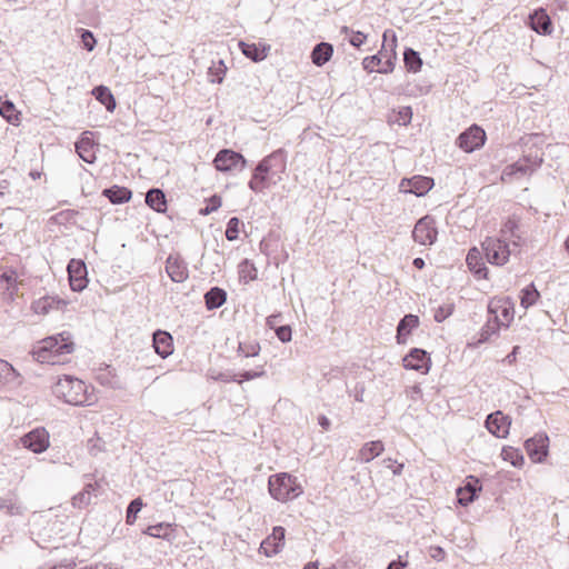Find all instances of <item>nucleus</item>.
Instances as JSON below:
<instances>
[{"instance_id":"nucleus-1","label":"nucleus","mask_w":569,"mask_h":569,"mask_svg":"<svg viewBox=\"0 0 569 569\" xmlns=\"http://www.w3.org/2000/svg\"><path fill=\"white\" fill-rule=\"evenodd\" d=\"M287 168L286 151L278 149L263 158L256 167L249 188L254 192H261L281 180V174Z\"/></svg>"},{"instance_id":"nucleus-2","label":"nucleus","mask_w":569,"mask_h":569,"mask_svg":"<svg viewBox=\"0 0 569 569\" xmlns=\"http://www.w3.org/2000/svg\"><path fill=\"white\" fill-rule=\"evenodd\" d=\"M74 341L69 331L49 336L33 347L32 355L41 363H63L66 357L74 351Z\"/></svg>"},{"instance_id":"nucleus-3","label":"nucleus","mask_w":569,"mask_h":569,"mask_svg":"<svg viewBox=\"0 0 569 569\" xmlns=\"http://www.w3.org/2000/svg\"><path fill=\"white\" fill-rule=\"evenodd\" d=\"M53 395L72 406L90 405V397L86 383L71 376L59 378L52 387Z\"/></svg>"},{"instance_id":"nucleus-4","label":"nucleus","mask_w":569,"mask_h":569,"mask_svg":"<svg viewBox=\"0 0 569 569\" xmlns=\"http://www.w3.org/2000/svg\"><path fill=\"white\" fill-rule=\"evenodd\" d=\"M268 487L271 497L281 502L292 500L302 493V488L297 483V479L288 473L271 476Z\"/></svg>"},{"instance_id":"nucleus-5","label":"nucleus","mask_w":569,"mask_h":569,"mask_svg":"<svg viewBox=\"0 0 569 569\" xmlns=\"http://www.w3.org/2000/svg\"><path fill=\"white\" fill-rule=\"evenodd\" d=\"M482 249L488 262L495 266L506 264L512 252L506 240L491 237L485 239Z\"/></svg>"},{"instance_id":"nucleus-6","label":"nucleus","mask_w":569,"mask_h":569,"mask_svg":"<svg viewBox=\"0 0 569 569\" xmlns=\"http://www.w3.org/2000/svg\"><path fill=\"white\" fill-rule=\"evenodd\" d=\"M542 163V158L539 156H523L516 162L507 166L502 171V179L521 177L533 173Z\"/></svg>"},{"instance_id":"nucleus-7","label":"nucleus","mask_w":569,"mask_h":569,"mask_svg":"<svg viewBox=\"0 0 569 569\" xmlns=\"http://www.w3.org/2000/svg\"><path fill=\"white\" fill-rule=\"evenodd\" d=\"M486 139L485 130L477 124H472L458 136L457 144L463 151L472 152L481 148L485 144Z\"/></svg>"},{"instance_id":"nucleus-8","label":"nucleus","mask_w":569,"mask_h":569,"mask_svg":"<svg viewBox=\"0 0 569 569\" xmlns=\"http://www.w3.org/2000/svg\"><path fill=\"white\" fill-rule=\"evenodd\" d=\"M213 163L218 171L228 172L231 170H242L246 167L247 160L239 152L222 149L217 153Z\"/></svg>"},{"instance_id":"nucleus-9","label":"nucleus","mask_w":569,"mask_h":569,"mask_svg":"<svg viewBox=\"0 0 569 569\" xmlns=\"http://www.w3.org/2000/svg\"><path fill=\"white\" fill-rule=\"evenodd\" d=\"M20 442L26 449L34 453H42L49 448L50 445L49 432L42 427L34 428L28 433L23 435L20 438Z\"/></svg>"},{"instance_id":"nucleus-10","label":"nucleus","mask_w":569,"mask_h":569,"mask_svg":"<svg viewBox=\"0 0 569 569\" xmlns=\"http://www.w3.org/2000/svg\"><path fill=\"white\" fill-rule=\"evenodd\" d=\"M437 228L435 227V220L426 216L418 220L416 223L412 237L416 242L422 246H431L437 240Z\"/></svg>"},{"instance_id":"nucleus-11","label":"nucleus","mask_w":569,"mask_h":569,"mask_svg":"<svg viewBox=\"0 0 569 569\" xmlns=\"http://www.w3.org/2000/svg\"><path fill=\"white\" fill-rule=\"evenodd\" d=\"M70 288L81 292L88 286V271L86 263L80 259H71L67 266Z\"/></svg>"},{"instance_id":"nucleus-12","label":"nucleus","mask_w":569,"mask_h":569,"mask_svg":"<svg viewBox=\"0 0 569 569\" xmlns=\"http://www.w3.org/2000/svg\"><path fill=\"white\" fill-rule=\"evenodd\" d=\"M525 448L532 461L542 462L548 455L549 437L543 432L537 433L532 438L526 440Z\"/></svg>"},{"instance_id":"nucleus-13","label":"nucleus","mask_w":569,"mask_h":569,"mask_svg":"<svg viewBox=\"0 0 569 569\" xmlns=\"http://www.w3.org/2000/svg\"><path fill=\"white\" fill-rule=\"evenodd\" d=\"M402 362L406 369L421 371L422 373H427L431 365L428 353L419 348L411 349Z\"/></svg>"},{"instance_id":"nucleus-14","label":"nucleus","mask_w":569,"mask_h":569,"mask_svg":"<svg viewBox=\"0 0 569 569\" xmlns=\"http://www.w3.org/2000/svg\"><path fill=\"white\" fill-rule=\"evenodd\" d=\"M286 529L277 526L272 529V533L268 536L260 545V551L267 557H271L281 551L284 546Z\"/></svg>"},{"instance_id":"nucleus-15","label":"nucleus","mask_w":569,"mask_h":569,"mask_svg":"<svg viewBox=\"0 0 569 569\" xmlns=\"http://www.w3.org/2000/svg\"><path fill=\"white\" fill-rule=\"evenodd\" d=\"M511 419L501 411L490 413L486 420V427L497 438H506L509 433Z\"/></svg>"},{"instance_id":"nucleus-16","label":"nucleus","mask_w":569,"mask_h":569,"mask_svg":"<svg viewBox=\"0 0 569 569\" xmlns=\"http://www.w3.org/2000/svg\"><path fill=\"white\" fill-rule=\"evenodd\" d=\"M433 184V179L430 177L415 176L410 179H402L400 187L406 192L413 193L417 197H422L431 190Z\"/></svg>"},{"instance_id":"nucleus-17","label":"nucleus","mask_w":569,"mask_h":569,"mask_svg":"<svg viewBox=\"0 0 569 569\" xmlns=\"http://www.w3.org/2000/svg\"><path fill=\"white\" fill-rule=\"evenodd\" d=\"M166 271L173 282L181 283L189 277L186 261L178 254H170L166 261Z\"/></svg>"},{"instance_id":"nucleus-18","label":"nucleus","mask_w":569,"mask_h":569,"mask_svg":"<svg viewBox=\"0 0 569 569\" xmlns=\"http://www.w3.org/2000/svg\"><path fill=\"white\" fill-rule=\"evenodd\" d=\"M152 346L157 355L166 359L173 352V339L167 331L157 330L152 337Z\"/></svg>"},{"instance_id":"nucleus-19","label":"nucleus","mask_w":569,"mask_h":569,"mask_svg":"<svg viewBox=\"0 0 569 569\" xmlns=\"http://www.w3.org/2000/svg\"><path fill=\"white\" fill-rule=\"evenodd\" d=\"M529 23L533 31L539 34H550L552 24L550 17L543 9H537L529 16Z\"/></svg>"},{"instance_id":"nucleus-20","label":"nucleus","mask_w":569,"mask_h":569,"mask_svg":"<svg viewBox=\"0 0 569 569\" xmlns=\"http://www.w3.org/2000/svg\"><path fill=\"white\" fill-rule=\"evenodd\" d=\"M489 313L493 315V318L499 317V326L508 327L510 321L513 319V308L507 302L500 300L490 301L488 305Z\"/></svg>"},{"instance_id":"nucleus-21","label":"nucleus","mask_w":569,"mask_h":569,"mask_svg":"<svg viewBox=\"0 0 569 569\" xmlns=\"http://www.w3.org/2000/svg\"><path fill=\"white\" fill-rule=\"evenodd\" d=\"M239 48L248 59H251L254 62L264 60L270 51L269 44L247 43L244 41H239Z\"/></svg>"},{"instance_id":"nucleus-22","label":"nucleus","mask_w":569,"mask_h":569,"mask_svg":"<svg viewBox=\"0 0 569 569\" xmlns=\"http://www.w3.org/2000/svg\"><path fill=\"white\" fill-rule=\"evenodd\" d=\"M466 262L470 271L478 278H487L488 268L482 261L481 252L477 248H471L467 254Z\"/></svg>"},{"instance_id":"nucleus-23","label":"nucleus","mask_w":569,"mask_h":569,"mask_svg":"<svg viewBox=\"0 0 569 569\" xmlns=\"http://www.w3.org/2000/svg\"><path fill=\"white\" fill-rule=\"evenodd\" d=\"M419 325V318L416 315H406L398 323L397 327V342L406 343L407 336L411 333V331L417 328Z\"/></svg>"},{"instance_id":"nucleus-24","label":"nucleus","mask_w":569,"mask_h":569,"mask_svg":"<svg viewBox=\"0 0 569 569\" xmlns=\"http://www.w3.org/2000/svg\"><path fill=\"white\" fill-rule=\"evenodd\" d=\"M480 490L481 487L479 486V481L477 479H473L472 481L468 482L465 487H460L457 489L458 502L461 506H468L469 503L475 501V499L478 496V491Z\"/></svg>"},{"instance_id":"nucleus-25","label":"nucleus","mask_w":569,"mask_h":569,"mask_svg":"<svg viewBox=\"0 0 569 569\" xmlns=\"http://www.w3.org/2000/svg\"><path fill=\"white\" fill-rule=\"evenodd\" d=\"M88 133L90 132H83L81 139L76 142V151L84 162L93 163L96 161V152L92 140L86 136Z\"/></svg>"},{"instance_id":"nucleus-26","label":"nucleus","mask_w":569,"mask_h":569,"mask_svg":"<svg viewBox=\"0 0 569 569\" xmlns=\"http://www.w3.org/2000/svg\"><path fill=\"white\" fill-rule=\"evenodd\" d=\"M102 194L113 204H121L130 201L132 192L130 189L120 186L106 188Z\"/></svg>"},{"instance_id":"nucleus-27","label":"nucleus","mask_w":569,"mask_h":569,"mask_svg":"<svg viewBox=\"0 0 569 569\" xmlns=\"http://www.w3.org/2000/svg\"><path fill=\"white\" fill-rule=\"evenodd\" d=\"M333 54V47L329 42H320L315 46L311 52V60L317 67L326 64Z\"/></svg>"},{"instance_id":"nucleus-28","label":"nucleus","mask_w":569,"mask_h":569,"mask_svg":"<svg viewBox=\"0 0 569 569\" xmlns=\"http://www.w3.org/2000/svg\"><path fill=\"white\" fill-rule=\"evenodd\" d=\"M146 203L154 211L162 213L167 210L166 194L161 189L152 188L146 194Z\"/></svg>"},{"instance_id":"nucleus-29","label":"nucleus","mask_w":569,"mask_h":569,"mask_svg":"<svg viewBox=\"0 0 569 569\" xmlns=\"http://www.w3.org/2000/svg\"><path fill=\"white\" fill-rule=\"evenodd\" d=\"M385 446L380 440L366 442L359 450L358 459L362 462H369L380 456Z\"/></svg>"},{"instance_id":"nucleus-30","label":"nucleus","mask_w":569,"mask_h":569,"mask_svg":"<svg viewBox=\"0 0 569 569\" xmlns=\"http://www.w3.org/2000/svg\"><path fill=\"white\" fill-rule=\"evenodd\" d=\"M0 510L8 516H18L24 512V508L13 493L0 498Z\"/></svg>"},{"instance_id":"nucleus-31","label":"nucleus","mask_w":569,"mask_h":569,"mask_svg":"<svg viewBox=\"0 0 569 569\" xmlns=\"http://www.w3.org/2000/svg\"><path fill=\"white\" fill-rule=\"evenodd\" d=\"M227 300V292L219 288L212 287L204 295L206 307L208 310L220 308Z\"/></svg>"},{"instance_id":"nucleus-32","label":"nucleus","mask_w":569,"mask_h":569,"mask_svg":"<svg viewBox=\"0 0 569 569\" xmlns=\"http://www.w3.org/2000/svg\"><path fill=\"white\" fill-rule=\"evenodd\" d=\"M92 94L108 111L116 109V99L108 87L98 86L92 90Z\"/></svg>"},{"instance_id":"nucleus-33","label":"nucleus","mask_w":569,"mask_h":569,"mask_svg":"<svg viewBox=\"0 0 569 569\" xmlns=\"http://www.w3.org/2000/svg\"><path fill=\"white\" fill-rule=\"evenodd\" d=\"M403 62L409 72H418L422 67L420 54L412 48H407L403 52Z\"/></svg>"},{"instance_id":"nucleus-34","label":"nucleus","mask_w":569,"mask_h":569,"mask_svg":"<svg viewBox=\"0 0 569 569\" xmlns=\"http://www.w3.org/2000/svg\"><path fill=\"white\" fill-rule=\"evenodd\" d=\"M390 32V30H386L383 32V42L387 41V38H388V33ZM392 33V38H391V51L395 52V49H396V46H397V38H396V34L391 31ZM395 59H396V53H393L392 57L388 58L385 62H382L380 66V68L377 70L379 73H390L393 71L395 69Z\"/></svg>"},{"instance_id":"nucleus-35","label":"nucleus","mask_w":569,"mask_h":569,"mask_svg":"<svg viewBox=\"0 0 569 569\" xmlns=\"http://www.w3.org/2000/svg\"><path fill=\"white\" fill-rule=\"evenodd\" d=\"M539 297V291L533 283H530L521 290L520 303L525 309H528L536 303Z\"/></svg>"},{"instance_id":"nucleus-36","label":"nucleus","mask_w":569,"mask_h":569,"mask_svg":"<svg viewBox=\"0 0 569 569\" xmlns=\"http://www.w3.org/2000/svg\"><path fill=\"white\" fill-rule=\"evenodd\" d=\"M227 67L223 60H219L217 62H212V66L209 67L208 77L209 81L212 83H221L226 76Z\"/></svg>"},{"instance_id":"nucleus-37","label":"nucleus","mask_w":569,"mask_h":569,"mask_svg":"<svg viewBox=\"0 0 569 569\" xmlns=\"http://www.w3.org/2000/svg\"><path fill=\"white\" fill-rule=\"evenodd\" d=\"M171 531L172 529L170 523L160 522L157 525L149 526L144 530V533L154 538L169 539Z\"/></svg>"},{"instance_id":"nucleus-38","label":"nucleus","mask_w":569,"mask_h":569,"mask_svg":"<svg viewBox=\"0 0 569 569\" xmlns=\"http://www.w3.org/2000/svg\"><path fill=\"white\" fill-rule=\"evenodd\" d=\"M499 328H500L499 317L497 316L496 318H492V319L490 318L487 321L486 326L481 329L478 342L479 343L487 342L491 338V336H493L498 332Z\"/></svg>"},{"instance_id":"nucleus-39","label":"nucleus","mask_w":569,"mask_h":569,"mask_svg":"<svg viewBox=\"0 0 569 569\" xmlns=\"http://www.w3.org/2000/svg\"><path fill=\"white\" fill-rule=\"evenodd\" d=\"M94 489H96V483H88V485H86L83 490L80 491L78 495H76L72 498L73 506L78 507V508L88 506L90 503V500H91V492L94 491Z\"/></svg>"},{"instance_id":"nucleus-40","label":"nucleus","mask_w":569,"mask_h":569,"mask_svg":"<svg viewBox=\"0 0 569 569\" xmlns=\"http://www.w3.org/2000/svg\"><path fill=\"white\" fill-rule=\"evenodd\" d=\"M142 506H143V502H142L141 498H136L129 503V506L127 508V515H126V521L128 525L134 523V521L137 519V515L141 510Z\"/></svg>"},{"instance_id":"nucleus-41","label":"nucleus","mask_w":569,"mask_h":569,"mask_svg":"<svg viewBox=\"0 0 569 569\" xmlns=\"http://www.w3.org/2000/svg\"><path fill=\"white\" fill-rule=\"evenodd\" d=\"M241 221L237 217L230 218L227 223L226 238L229 241H234L239 238Z\"/></svg>"},{"instance_id":"nucleus-42","label":"nucleus","mask_w":569,"mask_h":569,"mask_svg":"<svg viewBox=\"0 0 569 569\" xmlns=\"http://www.w3.org/2000/svg\"><path fill=\"white\" fill-rule=\"evenodd\" d=\"M56 302L54 298L44 297L33 302L32 308L36 313L46 315L53 308V303Z\"/></svg>"},{"instance_id":"nucleus-43","label":"nucleus","mask_w":569,"mask_h":569,"mask_svg":"<svg viewBox=\"0 0 569 569\" xmlns=\"http://www.w3.org/2000/svg\"><path fill=\"white\" fill-rule=\"evenodd\" d=\"M238 351L243 357H256L259 355L260 345L258 342H240L238 347Z\"/></svg>"},{"instance_id":"nucleus-44","label":"nucleus","mask_w":569,"mask_h":569,"mask_svg":"<svg viewBox=\"0 0 569 569\" xmlns=\"http://www.w3.org/2000/svg\"><path fill=\"white\" fill-rule=\"evenodd\" d=\"M263 375H264L263 370H260V371L249 370V371H243L239 375H233V377L231 379H228L227 381H234L238 383H242L243 381H249V380L259 378Z\"/></svg>"},{"instance_id":"nucleus-45","label":"nucleus","mask_w":569,"mask_h":569,"mask_svg":"<svg viewBox=\"0 0 569 569\" xmlns=\"http://www.w3.org/2000/svg\"><path fill=\"white\" fill-rule=\"evenodd\" d=\"M502 456L505 460H509L515 467H518L523 462V457L512 448L503 449Z\"/></svg>"},{"instance_id":"nucleus-46","label":"nucleus","mask_w":569,"mask_h":569,"mask_svg":"<svg viewBox=\"0 0 569 569\" xmlns=\"http://www.w3.org/2000/svg\"><path fill=\"white\" fill-rule=\"evenodd\" d=\"M14 375L13 367L8 361L0 359V382L9 381Z\"/></svg>"},{"instance_id":"nucleus-47","label":"nucleus","mask_w":569,"mask_h":569,"mask_svg":"<svg viewBox=\"0 0 569 569\" xmlns=\"http://www.w3.org/2000/svg\"><path fill=\"white\" fill-rule=\"evenodd\" d=\"M453 312V305L449 303V305H445V306H439L436 310H435V320L437 322H442L445 321L449 316H451Z\"/></svg>"},{"instance_id":"nucleus-48","label":"nucleus","mask_w":569,"mask_h":569,"mask_svg":"<svg viewBox=\"0 0 569 569\" xmlns=\"http://www.w3.org/2000/svg\"><path fill=\"white\" fill-rule=\"evenodd\" d=\"M381 63H382V60L380 58V52L378 54L366 57L362 60V67L368 72H373L375 71V67H378Z\"/></svg>"},{"instance_id":"nucleus-49","label":"nucleus","mask_w":569,"mask_h":569,"mask_svg":"<svg viewBox=\"0 0 569 569\" xmlns=\"http://www.w3.org/2000/svg\"><path fill=\"white\" fill-rule=\"evenodd\" d=\"M81 41L83 43L84 49L88 51H92L96 47V39L93 37V33L89 30L81 31Z\"/></svg>"},{"instance_id":"nucleus-50","label":"nucleus","mask_w":569,"mask_h":569,"mask_svg":"<svg viewBox=\"0 0 569 569\" xmlns=\"http://www.w3.org/2000/svg\"><path fill=\"white\" fill-rule=\"evenodd\" d=\"M276 336L281 342H289L291 340L292 331L290 326H279L274 328Z\"/></svg>"},{"instance_id":"nucleus-51","label":"nucleus","mask_w":569,"mask_h":569,"mask_svg":"<svg viewBox=\"0 0 569 569\" xmlns=\"http://www.w3.org/2000/svg\"><path fill=\"white\" fill-rule=\"evenodd\" d=\"M221 207V198L218 196H212L209 200V204L200 210L201 214H210L211 212L218 210Z\"/></svg>"},{"instance_id":"nucleus-52","label":"nucleus","mask_w":569,"mask_h":569,"mask_svg":"<svg viewBox=\"0 0 569 569\" xmlns=\"http://www.w3.org/2000/svg\"><path fill=\"white\" fill-rule=\"evenodd\" d=\"M14 111V104L11 101H6L0 104V114L9 121L12 119Z\"/></svg>"},{"instance_id":"nucleus-53","label":"nucleus","mask_w":569,"mask_h":569,"mask_svg":"<svg viewBox=\"0 0 569 569\" xmlns=\"http://www.w3.org/2000/svg\"><path fill=\"white\" fill-rule=\"evenodd\" d=\"M408 552L400 555L397 560L389 562L387 569H405L408 566Z\"/></svg>"},{"instance_id":"nucleus-54","label":"nucleus","mask_w":569,"mask_h":569,"mask_svg":"<svg viewBox=\"0 0 569 569\" xmlns=\"http://www.w3.org/2000/svg\"><path fill=\"white\" fill-rule=\"evenodd\" d=\"M367 39V36L365 33H362L361 31H351V37H350V44L356 47V48H359Z\"/></svg>"},{"instance_id":"nucleus-55","label":"nucleus","mask_w":569,"mask_h":569,"mask_svg":"<svg viewBox=\"0 0 569 569\" xmlns=\"http://www.w3.org/2000/svg\"><path fill=\"white\" fill-rule=\"evenodd\" d=\"M16 279H17V277H16L14 271H10V272L6 271L0 276V284L6 283V288L10 289L12 282H14Z\"/></svg>"},{"instance_id":"nucleus-56","label":"nucleus","mask_w":569,"mask_h":569,"mask_svg":"<svg viewBox=\"0 0 569 569\" xmlns=\"http://www.w3.org/2000/svg\"><path fill=\"white\" fill-rule=\"evenodd\" d=\"M399 117H400V120L402 121L403 124H407L411 121V118H412V110L410 107H403L400 111H399Z\"/></svg>"},{"instance_id":"nucleus-57","label":"nucleus","mask_w":569,"mask_h":569,"mask_svg":"<svg viewBox=\"0 0 569 569\" xmlns=\"http://www.w3.org/2000/svg\"><path fill=\"white\" fill-rule=\"evenodd\" d=\"M430 557L435 559L436 561H441L445 559V550L437 546L430 548Z\"/></svg>"},{"instance_id":"nucleus-58","label":"nucleus","mask_w":569,"mask_h":569,"mask_svg":"<svg viewBox=\"0 0 569 569\" xmlns=\"http://www.w3.org/2000/svg\"><path fill=\"white\" fill-rule=\"evenodd\" d=\"M518 228L517 222L515 220H508L502 229V232H510L511 237L516 238L515 230Z\"/></svg>"},{"instance_id":"nucleus-59","label":"nucleus","mask_w":569,"mask_h":569,"mask_svg":"<svg viewBox=\"0 0 569 569\" xmlns=\"http://www.w3.org/2000/svg\"><path fill=\"white\" fill-rule=\"evenodd\" d=\"M74 566L76 563L72 560H63L49 569H73Z\"/></svg>"},{"instance_id":"nucleus-60","label":"nucleus","mask_w":569,"mask_h":569,"mask_svg":"<svg viewBox=\"0 0 569 569\" xmlns=\"http://www.w3.org/2000/svg\"><path fill=\"white\" fill-rule=\"evenodd\" d=\"M318 423L325 430H329V428L331 426L330 420L323 415L319 416Z\"/></svg>"},{"instance_id":"nucleus-61","label":"nucleus","mask_w":569,"mask_h":569,"mask_svg":"<svg viewBox=\"0 0 569 569\" xmlns=\"http://www.w3.org/2000/svg\"><path fill=\"white\" fill-rule=\"evenodd\" d=\"M10 188V181L7 179L0 180V196H4L6 193H9Z\"/></svg>"},{"instance_id":"nucleus-62","label":"nucleus","mask_w":569,"mask_h":569,"mask_svg":"<svg viewBox=\"0 0 569 569\" xmlns=\"http://www.w3.org/2000/svg\"><path fill=\"white\" fill-rule=\"evenodd\" d=\"M518 350H519V347H518V346L513 347L512 351H511V352L506 357V360H507L509 363H512L513 361H516Z\"/></svg>"},{"instance_id":"nucleus-63","label":"nucleus","mask_w":569,"mask_h":569,"mask_svg":"<svg viewBox=\"0 0 569 569\" xmlns=\"http://www.w3.org/2000/svg\"><path fill=\"white\" fill-rule=\"evenodd\" d=\"M280 317V315H272V316H269L267 318V325L270 327V328H274L277 322H278V318Z\"/></svg>"},{"instance_id":"nucleus-64","label":"nucleus","mask_w":569,"mask_h":569,"mask_svg":"<svg viewBox=\"0 0 569 569\" xmlns=\"http://www.w3.org/2000/svg\"><path fill=\"white\" fill-rule=\"evenodd\" d=\"M96 569H122L121 567L114 566L112 563H97Z\"/></svg>"}]
</instances>
